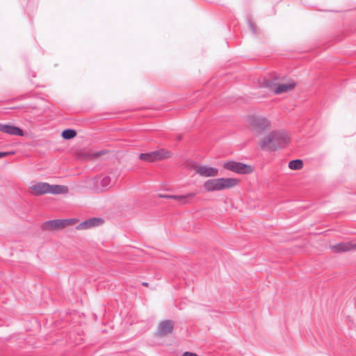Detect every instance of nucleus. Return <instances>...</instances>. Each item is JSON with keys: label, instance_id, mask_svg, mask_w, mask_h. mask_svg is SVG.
I'll list each match as a JSON object with an SVG mask.
<instances>
[{"label": "nucleus", "instance_id": "obj_1", "mask_svg": "<svg viewBox=\"0 0 356 356\" xmlns=\"http://www.w3.org/2000/svg\"><path fill=\"white\" fill-rule=\"evenodd\" d=\"M290 141V137L284 131H273L263 136L259 146L264 151L272 152L284 147Z\"/></svg>", "mask_w": 356, "mask_h": 356}, {"label": "nucleus", "instance_id": "obj_2", "mask_svg": "<svg viewBox=\"0 0 356 356\" xmlns=\"http://www.w3.org/2000/svg\"><path fill=\"white\" fill-rule=\"evenodd\" d=\"M68 191L65 186L50 185L46 182H38L29 187V192L35 196L50 193L54 195L65 194Z\"/></svg>", "mask_w": 356, "mask_h": 356}, {"label": "nucleus", "instance_id": "obj_3", "mask_svg": "<svg viewBox=\"0 0 356 356\" xmlns=\"http://www.w3.org/2000/svg\"><path fill=\"white\" fill-rule=\"evenodd\" d=\"M238 183V180L235 178H218L206 181L203 187L206 191L212 192L233 188Z\"/></svg>", "mask_w": 356, "mask_h": 356}, {"label": "nucleus", "instance_id": "obj_4", "mask_svg": "<svg viewBox=\"0 0 356 356\" xmlns=\"http://www.w3.org/2000/svg\"><path fill=\"white\" fill-rule=\"evenodd\" d=\"M248 122L250 129L257 134L261 133L270 127V122L263 116H250Z\"/></svg>", "mask_w": 356, "mask_h": 356}, {"label": "nucleus", "instance_id": "obj_5", "mask_svg": "<svg viewBox=\"0 0 356 356\" xmlns=\"http://www.w3.org/2000/svg\"><path fill=\"white\" fill-rule=\"evenodd\" d=\"M171 153L169 151L161 149L149 153L140 154L139 158L147 162H153L170 157Z\"/></svg>", "mask_w": 356, "mask_h": 356}, {"label": "nucleus", "instance_id": "obj_6", "mask_svg": "<svg viewBox=\"0 0 356 356\" xmlns=\"http://www.w3.org/2000/svg\"><path fill=\"white\" fill-rule=\"evenodd\" d=\"M223 167L238 174H249L253 171L251 165L235 161L226 162L224 163Z\"/></svg>", "mask_w": 356, "mask_h": 356}, {"label": "nucleus", "instance_id": "obj_7", "mask_svg": "<svg viewBox=\"0 0 356 356\" xmlns=\"http://www.w3.org/2000/svg\"><path fill=\"white\" fill-rule=\"evenodd\" d=\"M0 131L11 136H23L24 131L12 124L0 123Z\"/></svg>", "mask_w": 356, "mask_h": 356}, {"label": "nucleus", "instance_id": "obj_8", "mask_svg": "<svg viewBox=\"0 0 356 356\" xmlns=\"http://www.w3.org/2000/svg\"><path fill=\"white\" fill-rule=\"evenodd\" d=\"M174 328V322L170 320H166L161 322L158 326L157 334L161 337L166 336L170 334Z\"/></svg>", "mask_w": 356, "mask_h": 356}, {"label": "nucleus", "instance_id": "obj_9", "mask_svg": "<svg viewBox=\"0 0 356 356\" xmlns=\"http://www.w3.org/2000/svg\"><path fill=\"white\" fill-rule=\"evenodd\" d=\"M194 168L197 174L202 177H216L218 175L217 168L209 167L207 165H194Z\"/></svg>", "mask_w": 356, "mask_h": 356}, {"label": "nucleus", "instance_id": "obj_10", "mask_svg": "<svg viewBox=\"0 0 356 356\" xmlns=\"http://www.w3.org/2000/svg\"><path fill=\"white\" fill-rule=\"evenodd\" d=\"M66 222V220L62 219L49 220L42 224V228L44 230L60 229L65 227Z\"/></svg>", "mask_w": 356, "mask_h": 356}, {"label": "nucleus", "instance_id": "obj_11", "mask_svg": "<svg viewBox=\"0 0 356 356\" xmlns=\"http://www.w3.org/2000/svg\"><path fill=\"white\" fill-rule=\"evenodd\" d=\"M103 220L99 218H92L81 222L77 227V229H88L103 223Z\"/></svg>", "mask_w": 356, "mask_h": 356}, {"label": "nucleus", "instance_id": "obj_12", "mask_svg": "<svg viewBox=\"0 0 356 356\" xmlns=\"http://www.w3.org/2000/svg\"><path fill=\"white\" fill-rule=\"evenodd\" d=\"M295 86L296 83L292 81L287 83H278L274 86L273 91L276 94H282L293 90Z\"/></svg>", "mask_w": 356, "mask_h": 356}, {"label": "nucleus", "instance_id": "obj_13", "mask_svg": "<svg viewBox=\"0 0 356 356\" xmlns=\"http://www.w3.org/2000/svg\"><path fill=\"white\" fill-rule=\"evenodd\" d=\"M332 250L335 253L348 252L356 249V243H340L331 247Z\"/></svg>", "mask_w": 356, "mask_h": 356}, {"label": "nucleus", "instance_id": "obj_14", "mask_svg": "<svg viewBox=\"0 0 356 356\" xmlns=\"http://www.w3.org/2000/svg\"><path fill=\"white\" fill-rule=\"evenodd\" d=\"M95 185L98 190H106L111 186V179L108 176H99L95 179Z\"/></svg>", "mask_w": 356, "mask_h": 356}, {"label": "nucleus", "instance_id": "obj_15", "mask_svg": "<svg viewBox=\"0 0 356 356\" xmlns=\"http://www.w3.org/2000/svg\"><path fill=\"white\" fill-rule=\"evenodd\" d=\"M194 196H195V193H188L184 195H170V198L174 199V200L178 201L181 204H185L188 203L187 200L188 198H192Z\"/></svg>", "mask_w": 356, "mask_h": 356}, {"label": "nucleus", "instance_id": "obj_16", "mask_svg": "<svg viewBox=\"0 0 356 356\" xmlns=\"http://www.w3.org/2000/svg\"><path fill=\"white\" fill-rule=\"evenodd\" d=\"M302 167H303V163H302V161L300 159L292 160V161H289V168L291 170H298L302 169Z\"/></svg>", "mask_w": 356, "mask_h": 356}, {"label": "nucleus", "instance_id": "obj_17", "mask_svg": "<svg viewBox=\"0 0 356 356\" xmlns=\"http://www.w3.org/2000/svg\"><path fill=\"white\" fill-rule=\"evenodd\" d=\"M76 132L74 129H65L62 132V136L64 139L70 140L74 138Z\"/></svg>", "mask_w": 356, "mask_h": 356}, {"label": "nucleus", "instance_id": "obj_18", "mask_svg": "<svg viewBox=\"0 0 356 356\" xmlns=\"http://www.w3.org/2000/svg\"><path fill=\"white\" fill-rule=\"evenodd\" d=\"M104 154H105L104 151H98V152L93 153L92 154H88L86 156V159H90L92 157L97 158Z\"/></svg>", "mask_w": 356, "mask_h": 356}, {"label": "nucleus", "instance_id": "obj_19", "mask_svg": "<svg viewBox=\"0 0 356 356\" xmlns=\"http://www.w3.org/2000/svg\"><path fill=\"white\" fill-rule=\"evenodd\" d=\"M13 154L14 152H0V159Z\"/></svg>", "mask_w": 356, "mask_h": 356}, {"label": "nucleus", "instance_id": "obj_20", "mask_svg": "<svg viewBox=\"0 0 356 356\" xmlns=\"http://www.w3.org/2000/svg\"><path fill=\"white\" fill-rule=\"evenodd\" d=\"M62 220H66L67 222L65 224V227L68 226V225H72L73 222L75 221V220L74 219H62Z\"/></svg>", "mask_w": 356, "mask_h": 356}, {"label": "nucleus", "instance_id": "obj_21", "mask_svg": "<svg viewBox=\"0 0 356 356\" xmlns=\"http://www.w3.org/2000/svg\"><path fill=\"white\" fill-rule=\"evenodd\" d=\"M182 356H198L197 354L191 353V352H185Z\"/></svg>", "mask_w": 356, "mask_h": 356}, {"label": "nucleus", "instance_id": "obj_22", "mask_svg": "<svg viewBox=\"0 0 356 356\" xmlns=\"http://www.w3.org/2000/svg\"><path fill=\"white\" fill-rule=\"evenodd\" d=\"M159 196L163 198H170V195H159Z\"/></svg>", "mask_w": 356, "mask_h": 356}, {"label": "nucleus", "instance_id": "obj_23", "mask_svg": "<svg viewBox=\"0 0 356 356\" xmlns=\"http://www.w3.org/2000/svg\"><path fill=\"white\" fill-rule=\"evenodd\" d=\"M250 27H251V29H252V31L254 33V30L253 25H252L251 23H250Z\"/></svg>", "mask_w": 356, "mask_h": 356}, {"label": "nucleus", "instance_id": "obj_24", "mask_svg": "<svg viewBox=\"0 0 356 356\" xmlns=\"http://www.w3.org/2000/svg\"><path fill=\"white\" fill-rule=\"evenodd\" d=\"M143 284L144 286H147V283H146V282L143 283Z\"/></svg>", "mask_w": 356, "mask_h": 356}]
</instances>
